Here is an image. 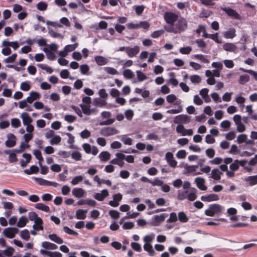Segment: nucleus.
I'll return each instance as SVG.
<instances>
[{
  "label": "nucleus",
  "mask_w": 257,
  "mask_h": 257,
  "mask_svg": "<svg viewBox=\"0 0 257 257\" xmlns=\"http://www.w3.org/2000/svg\"><path fill=\"white\" fill-rule=\"evenodd\" d=\"M151 184L153 186H161L163 184V181L160 180L158 178H156L154 181H151Z\"/></svg>",
  "instance_id": "63"
},
{
  "label": "nucleus",
  "mask_w": 257,
  "mask_h": 257,
  "mask_svg": "<svg viewBox=\"0 0 257 257\" xmlns=\"http://www.w3.org/2000/svg\"><path fill=\"white\" fill-rule=\"evenodd\" d=\"M115 120V118H108L107 120L100 122L99 124L101 126L109 125L112 124L114 122Z\"/></svg>",
  "instance_id": "50"
},
{
  "label": "nucleus",
  "mask_w": 257,
  "mask_h": 257,
  "mask_svg": "<svg viewBox=\"0 0 257 257\" xmlns=\"http://www.w3.org/2000/svg\"><path fill=\"white\" fill-rule=\"evenodd\" d=\"M249 80V76L248 75H240L238 80V82L241 85L244 84Z\"/></svg>",
  "instance_id": "35"
},
{
  "label": "nucleus",
  "mask_w": 257,
  "mask_h": 257,
  "mask_svg": "<svg viewBox=\"0 0 257 257\" xmlns=\"http://www.w3.org/2000/svg\"><path fill=\"white\" fill-rule=\"evenodd\" d=\"M104 70L106 72H107V73H108L109 74L116 75V74H118V72H117V70H116L115 69H114L112 67H104Z\"/></svg>",
  "instance_id": "45"
},
{
  "label": "nucleus",
  "mask_w": 257,
  "mask_h": 257,
  "mask_svg": "<svg viewBox=\"0 0 257 257\" xmlns=\"http://www.w3.org/2000/svg\"><path fill=\"white\" fill-rule=\"evenodd\" d=\"M94 105L99 107H102L106 104V102L104 100L100 98H95L94 100Z\"/></svg>",
  "instance_id": "38"
},
{
  "label": "nucleus",
  "mask_w": 257,
  "mask_h": 257,
  "mask_svg": "<svg viewBox=\"0 0 257 257\" xmlns=\"http://www.w3.org/2000/svg\"><path fill=\"white\" fill-rule=\"evenodd\" d=\"M35 207L40 210H42L46 212L50 211V208L48 206L45 205L42 203H38L35 205Z\"/></svg>",
  "instance_id": "30"
},
{
  "label": "nucleus",
  "mask_w": 257,
  "mask_h": 257,
  "mask_svg": "<svg viewBox=\"0 0 257 257\" xmlns=\"http://www.w3.org/2000/svg\"><path fill=\"white\" fill-rule=\"evenodd\" d=\"M223 175V173L218 169H213L211 173L208 174L209 178H211L215 180L219 181L221 179V175Z\"/></svg>",
  "instance_id": "11"
},
{
  "label": "nucleus",
  "mask_w": 257,
  "mask_h": 257,
  "mask_svg": "<svg viewBox=\"0 0 257 257\" xmlns=\"http://www.w3.org/2000/svg\"><path fill=\"white\" fill-rule=\"evenodd\" d=\"M18 228L16 227H8L3 231L4 235L8 238H13L19 232Z\"/></svg>",
  "instance_id": "7"
},
{
  "label": "nucleus",
  "mask_w": 257,
  "mask_h": 257,
  "mask_svg": "<svg viewBox=\"0 0 257 257\" xmlns=\"http://www.w3.org/2000/svg\"><path fill=\"white\" fill-rule=\"evenodd\" d=\"M80 106L81 107L84 114L87 115H89L91 114V110L90 108V105L81 104H80Z\"/></svg>",
  "instance_id": "31"
},
{
  "label": "nucleus",
  "mask_w": 257,
  "mask_h": 257,
  "mask_svg": "<svg viewBox=\"0 0 257 257\" xmlns=\"http://www.w3.org/2000/svg\"><path fill=\"white\" fill-rule=\"evenodd\" d=\"M77 43H75L72 45H67L65 47L64 49L66 50V51L69 52L74 50L77 48Z\"/></svg>",
  "instance_id": "61"
},
{
  "label": "nucleus",
  "mask_w": 257,
  "mask_h": 257,
  "mask_svg": "<svg viewBox=\"0 0 257 257\" xmlns=\"http://www.w3.org/2000/svg\"><path fill=\"white\" fill-rule=\"evenodd\" d=\"M71 155L72 158L76 161H80L81 159V155L78 152H73Z\"/></svg>",
  "instance_id": "64"
},
{
  "label": "nucleus",
  "mask_w": 257,
  "mask_h": 257,
  "mask_svg": "<svg viewBox=\"0 0 257 257\" xmlns=\"http://www.w3.org/2000/svg\"><path fill=\"white\" fill-rule=\"evenodd\" d=\"M194 58L205 63L209 62L207 56H204L202 54H196L194 55Z\"/></svg>",
  "instance_id": "34"
},
{
  "label": "nucleus",
  "mask_w": 257,
  "mask_h": 257,
  "mask_svg": "<svg viewBox=\"0 0 257 257\" xmlns=\"http://www.w3.org/2000/svg\"><path fill=\"white\" fill-rule=\"evenodd\" d=\"M81 73L82 74H87L89 70V67L87 64L81 65L80 67Z\"/></svg>",
  "instance_id": "55"
},
{
  "label": "nucleus",
  "mask_w": 257,
  "mask_h": 257,
  "mask_svg": "<svg viewBox=\"0 0 257 257\" xmlns=\"http://www.w3.org/2000/svg\"><path fill=\"white\" fill-rule=\"evenodd\" d=\"M143 247L144 250L147 251L150 255L153 256L155 254V251L150 243H145Z\"/></svg>",
  "instance_id": "27"
},
{
  "label": "nucleus",
  "mask_w": 257,
  "mask_h": 257,
  "mask_svg": "<svg viewBox=\"0 0 257 257\" xmlns=\"http://www.w3.org/2000/svg\"><path fill=\"white\" fill-rule=\"evenodd\" d=\"M63 230L66 233L70 234V235H73L77 236L78 235V233L76 232L75 231L69 228L68 226H64L63 227Z\"/></svg>",
  "instance_id": "49"
},
{
  "label": "nucleus",
  "mask_w": 257,
  "mask_h": 257,
  "mask_svg": "<svg viewBox=\"0 0 257 257\" xmlns=\"http://www.w3.org/2000/svg\"><path fill=\"white\" fill-rule=\"evenodd\" d=\"M221 10L227 14V15L233 19L236 20H240L241 17L239 14L236 12V11L232 9L229 7L222 8Z\"/></svg>",
  "instance_id": "8"
},
{
  "label": "nucleus",
  "mask_w": 257,
  "mask_h": 257,
  "mask_svg": "<svg viewBox=\"0 0 257 257\" xmlns=\"http://www.w3.org/2000/svg\"><path fill=\"white\" fill-rule=\"evenodd\" d=\"M21 118L23 120L24 125H27L33 122V119L29 116L27 112H23L21 115Z\"/></svg>",
  "instance_id": "17"
},
{
  "label": "nucleus",
  "mask_w": 257,
  "mask_h": 257,
  "mask_svg": "<svg viewBox=\"0 0 257 257\" xmlns=\"http://www.w3.org/2000/svg\"><path fill=\"white\" fill-rule=\"evenodd\" d=\"M223 49L226 51L234 52L237 50V47L233 43H227L223 45Z\"/></svg>",
  "instance_id": "18"
},
{
  "label": "nucleus",
  "mask_w": 257,
  "mask_h": 257,
  "mask_svg": "<svg viewBox=\"0 0 257 257\" xmlns=\"http://www.w3.org/2000/svg\"><path fill=\"white\" fill-rule=\"evenodd\" d=\"M177 33H180L186 30L188 27V23L184 18H181L177 20L176 24L175 25Z\"/></svg>",
  "instance_id": "2"
},
{
  "label": "nucleus",
  "mask_w": 257,
  "mask_h": 257,
  "mask_svg": "<svg viewBox=\"0 0 257 257\" xmlns=\"http://www.w3.org/2000/svg\"><path fill=\"white\" fill-rule=\"evenodd\" d=\"M118 133V130L113 127H103L100 131V134L104 137H109Z\"/></svg>",
  "instance_id": "3"
},
{
  "label": "nucleus",
  "mask_w": 257,
  "mask_h": 257,
  "mask_svg": "<svg viewBox=\"0 0 257 257\" xmlns=\"http://www.w3.org/2000/svg\"><path fill=\"white\" fill-rule=\"evenodd\" d=\"M7 137L8 140L5 142L6 146L9 148L14 147L16 144V137L13 134H9Z\"/></svg>",
  "instance_id": "9"
},
{
  "label": "nucleus",
  "mask_w": 257,
  "mask_h": 257,
  "mask_svg": "<svg viewBox=\"0 0 257 257\" xmlns=\"http://www.w3.org/2000/svg\"><path fill=\"white\" fill-rule=\"evenodd\" d=\"M192 83L194 84H199L201 81V78L198 75H193L190 77Z\"/></svg>",
  "instance_id": "37"
},
{
  "label": "nucleus",
  "mask_w": 257,
  "mask_h": 257,
  "mask_svg": "<svg viewBox=\"0 0 257 257\" xmlns=\"http://www.w3.org/2000/svg\"><path fill=\"white\" fill-rule=\"evenodd\" d=\"M244 181L249 182L250 186H253L257 184V175L250 176L244 179Z\"/></svg>",
  "instance_id": "26"
},
{
  "label": "nucleus",
  "mask_w": 257,
  "mask_h": 257,
  "mask_svg": "<svg viewBox=\"0 0 257 257\" xmlns=\"http://www.w3.org/2000/svg\"><path fill=\"white\" fill-rule=\"evenodd\" d=\"M247 136L245 134H241L239 135L237 138V140L235 142H237L238 144H241L244 142H245L247 139Z\"/></svg>",
  "instance_id": "42"
},
{
  "label": "nucleus",
  "mask_w": 257,
  "mask_h": 257,
  "mask_svg": "<svg viewBox=\"0 0 257 257\" xmlns=\"http://www.w3.org/2000/svg\"><path fill=\"white\" fill-rule=\"evenodd\" d=\"M28 222V218L26 216H23L19 218L17 225L19 227H23L26 225Z\"/></svg>",
  "instance_id": "29"
},
{
  "label": "nucleus",
  "mask_w": 257,
  "mask_h": 257,
  "mask_svg": "<svg viewBox=\"0 0 257 257\" xmlns=\"http://www.w3.org/2000/svg\"><path fill=\"white\" fill-rule=\"evenodd\" d=\"M94 59L97 64L99 66L104 65L107 63L106 59L101 56H96L94 57Z\"/></svg>",
  "instance_id": "23"
},
{
  "label": "nucleus",
  "mask_w": 257,
  "mask_h": 257,
  "mask_svg": "<svg viewBox=\"0 0 257 257\" xmlns=\"http://www.w3.org/2000/svg\"><path fill=\"white\" fill-rule=\"evenodd\" d=\"M83 180V177L81 175L77 176L75 177L71 181V183L72 185H77L79 182L82 181Z\"/></svg>",
  "instance_id": "58"
},
{
  "label": "nucleus",
  "mask_w": 257,
  "mask_h": 257,
  "mask_svg": "<svg viewBox=\"0 0 257 257\" xmlns=\"http://www.w3.org/2000/svg\"><path fill=\"white\" fill-rule=\"evenodd\" d=\"M64 119L69 123H72L76 120V117L74 115L66 114L64 116Z\"/></svg>",
  "instance_id": "48"
},
{
  "label": "nucleus",
  "mask_w": 257,
  "mask_h": 257,
  "mask_svg": "<svg viewBox=\"0 0 257 257\" xmlns=\"http://www.w3.org/2000/svg\"><path fill=\"white\" fill-rule=\"evenodd\" d=\"M42 246L46 249H56L58 247L56 244L48 241L43 242Z\"/></svg>",
  "instance_id": "21"
},
{
  "label": "nucleus",
  "mask_w": 257,
  "mask_h": 257,
  "mask_svg": "<svg viewBox=\"0 0 257 257\" xmlns=\"http://www.w3.org/2000/svg\"><path fill=\"white\" fill-rule=\"evenodd\" d=\"M164 33V31L163 30L156 31L152 33L151 37L153 38H158L163 34Z\"/></svg>",
  "instance_id": "60"
},
{
  "label": "nucleus",
  "mask_w": 257,
  "mask_h": 257,
  "mask_svg": "<svg viewBox=\"0 0 257 257\" xmlns=\"http://www.w3.org/2000/svg\"><path fill=\"white\" fill-rule=\"evenodd\" d=\"M49 238L52 241L58 243L62 244L63 243V240L56 234L53 233L48 235Z\"/></svg>",
  "instance_id": "22"
},
{
  "label": "nucleus",
  "mask_w": 257,
  "mask_h": 257,
  "mask_svg": "<svg viewBox=\"0 0 257 257\" xmlns=\"http://www.w3.org/2000/svg\"><path fill=\"white\" fill-rule=\"evenodd\" d=\"M136 73H137V75L138 80L140 81H143L147 79V77L145 75L144 73H143L140 70L137 71Z\"/></svg>",
  "instance_id": "51"
},
{
  "label": "nucleus",
  "mask_w": 257,
  "mask_h": 257,
  "mask_svg": "<svg viewBox=\"0 0 257 257\" xmlns=\"http://www.w3.org/2000/svg\"><path fill=\"white\" fill-rule=\"evenodd\" d=\"M224 207L218 204H212L209 205L208 208L205 210L204 213L207 216H213L215 214H217L224 211Z\"/></svg>",
  "instance_id": "1"
},
{
  "label": "nucleus",
  "mask_w": 257,
  "mask_h": 257,
  "mask_svg": "<svg viewBox=\"0 0 257 257\" xmlns=\"http://www.w3.org/2000/svg\"><path fill=\"white\" fill-rule=\"evenodd\" d=\"M191 51L192 48L189 46L182 47L179 49L180 52L182 54H189Z\"/></svg>",
  "instance_id": "46"
},
{
  "label": "nucleus",
  "mask_w": 257,
  "mask_h": 257,
  "mask_svg": "<svg viewBox=\"0 0 257 257\" xmlns=\"http://www.w3.org/2000/svg\"><path fill=\"white\" fill-rule=\"evenodd\" d=\"M87 212V210L79 209L76 212V217L78 219H84L86 217V214Z\"/></svg>",
  "instance_id": "25"
},
{
  "label": "nucleus",
  "mask_w": 257,
  "mask_h": 257,
  "mask_svg": "<svg viewBox=\"0 0 257 257\" xmlns=\"http://www.w3.org/2000/svg\"><path fill=\"white\" fill-rule=\"evenodd\" d=\"M110 154L107 151H103L100 153L98 156V157L101 161L106 162L110 159Z\"/></svg>",
  "instance_id": "24"
},
{
  "label": "nucleus",
  "mask_w": 257,
  "mask_h": 257,
  "mask_svg": "<svg viewBox=\"0 0 257 257\" xmlns=\"http://www.w3.org/2000/svg\"><path fill=\"white\" fill-rule=\"evenodd\" d=\"M219 199L218 196L215 194H211L205 196H202L201 200L204 202H211L217 201Z\"/></svg>",
  "instance_id": "16"
},
{
  "label": "nucleus",
  "mask_w": 257,
  "mask_h": 257,
  "mask_svg": "<svg viewBox=\"0 0 257 257\" xmlns=\"http://www.w3.org/2000/svg\"><path fill=\"white\" fill-rule=\"evenodd\" d=\"M123 75L124 77L127 79H131L134 76V73L130 69H126L123 71Z\"/></svg>",
  "instance_id": "41"
},
{
  "label": "nucleus",
  "mask_w": 257,
  "mask_h": 257,
  "mask_svg": "<svg viewBox=\"0 0 257 257\" xmlns=\"http://www.w3.org/2000/svg\"><path fill=\"white\" fill-rule=\"evenodd\" d=\"M14 251V249L12 247H9L4 250L2 253L3 255L4 254L7 256H10L13 254Z\"/></svg>",
  "instance_id": "44"
},
{
  "label": "nucleus",
  "mask_w": 257,
  "mask_h": 257,
  "mask_svg": "<svg viewBox=\"0 0 257 257\" xmlns=\"http://www.w3.org/2000/svg\"><path fill=\"white\" fill-rule=\"evenodd\" d=\"M43 51L46 54L47 58L50 60H54L56 58V56L53 52L49 50L47 48H45Z\"/></svg>",
  "instance_id": "32"
},
{
  "label": "nucleus",
  "mask_w": 257,
  "mask_h": 257,
  "mask_svg": "<svg viewBox=\"0 0 257 257\" xmlns=\"http://www.w3.org/2000/svg\"><path fill=\"white\" fill-rule=\"evenodd\" d=\"M177 220V216L175 212H172L170 214V217L167 220V222L171 223L176 222Z\"/></svg>",
  "instance_id": "52"
},
{
  "label": "nucleus",
  "mask_w": 257,
  "mask_h": 257,
  "mask_svg": "<svg viewBox=\"0 0 257 257\" xmlns=\"http://www.w3.org/2000/svg\"><path fill=\"white\" fill-rule=\"evenodd\" d=\"M38 183L40 185L49 186L50 181H48L42 178H35Z\"/></svg>",
  "instance_id": "40"
},
{
  "label": "nucleus",
  "mask_w": 257,
  "mask_h": 257,
  "mask_svg": "<svg viewBox=\"0 0 257 257\" xmlns=\"http://www.w3.org/2000/svg\"><path fill=\"white\" fill-rule=\"evenodd\" d=\"M179 220L183 223L187 222L188 221V218L186 214L183 211L178 213Z\"/></svg>",
  "instance_id": "33"
},
{
  "label": "nucleus",
  "mask_w": 257,
  "mask_h": 257,
  "mask_svg": "<svg viewBox=\"0 0 257 257\" xmlns=\"http://www.w3.org/2000/svg\"><path fill=\"white\" fill-rule=\"evenodd\" d=\"M47 4L43 2H41L37 5V8L40 11H45L47 9Z\"/></svg>",
  "instance_id": "47"
},
{
  "label": "nucleus",
  "mask_w": 257,
  "mask_h": 257,
  "mask_svg": "<svg viewBox=\"0 0 257 257\" xmlns=\"http://www.w3.org/2000/svg\"><path fill=\"white\" fill-rule=\"evenodd\" d=\"M235 36V30L233 28H230L223 34V36L226 39H232Z\"/></svg>",
  "instance_id": "20"
},
{
  "label": "nucleus",
  "mask_w": 257,
  "mask_h": 257,
  "mask_svg": "<svg viewBox=\"0 0 257 257\" xmlns=\"http://www.w3.org/2000/svg\"><path fill=\"white\" fill-rule=\"evenodd\" d=\"M11 124L13 127L18 128L21 125V121L18 118H12L11 120Z\"/></svg>",
  "instance_id": "54"
},
{
  "label": "nucleus",
  "mask_w": 257,
  "mask_h": 257,
  "mask_svg": "<svg viewBox=\"0 0 257 257\" xmlns=\"http://www.w3.org/2000/svg\"><path fill=\"white\" fill-rule=\"evenodd\" d=\"M178 15L172 12H166L164 14V19L166 22L169 25H174L177 20Z\"/></svg>",
  "instance_id": "6"
},
{
  "label": "nucleus",
  "mask_w": 257,
  "mask_h": 257,
  "mask_svg": "<svg viewBox=\"0 0 257 257\" xmlns=\"http://www.w3.org/2000/svg\"><path fill=\"white\" fill-rule=\"evenodd\" d=\"M72 194L77 198L82 197L84 194V191L81 188H74L72 191Z\"/></svg>",
  "instance_id": "19"
},
{
  "label": "nucleus",
  "mask_w": 257,
  "mask_h": 257,
  "mask_svg": "<svg viewBox=\"0 0 257 257\" xmlns=\"http://www.w3.org/2000/svg\"><path fill=\"white\" fill-rule=\"evenodd\" d=\"M109 193L106 189H103L101 193H96L93 195V197L99 201H103L105 198L107 197Z\"/></svg>",
  "instance_id": "15"
},
{
  "label": "nucleus",
  "mask_w": 257,
  "mask_h": 257,
  "mask_svg": "<svg viewBox=\"0 0 257 257\" xmlns=\"http://www.w3.org/2000/svg\"><path fill=\"white\" fill-rule=\"evenodd\" d=\"M20 88L23 91H27L30 89L31 86L28 82H23L21 84Z\"/></svg>",
  "instance_id": "57"
},
{
  "label": "nucleus",
  "mask_w": 257,
  "mask_h": 257,
  "mask_svg": "<svg viewBox=\"0 0 257 257\" xmlns=\"http://www.w3.org/2000/svg\"><path fill=\"white\" fill-rule=\"evenodd\" d=\"M122 198V196L120 193L114 194L113 196V200L109 201L108 204L112 207H117L119 205V202L121 200Z\"/></svg>",
  "instance_id": "10"
},
{
  "label": "nucleus",
  "mask_w": 257,
  "mask_h": 257,
  "mask_svg": "<svg viewBox=\"0 0 257 257\" xmlns=\"http://www.w3.org/2000/svg\"><path fill=\"white\" fill-rule=\"evenodd\" d=\"M17 57V54L16 53H14L12 56L5 59V62L7 63H13L15 61Z\"/></svg>",
  "instance_id": "56"
},
{
  "label": "nucleus",
  "mask_w": 257,
  "mask_h": 257,
  "mask_svg": "<svg viewBox=\"0 0 257 257\" xmlns=\"http://www.w3.org/2000/svg\"><path fill=\"white\" fill-rule=\"evenodd\" d=\"M49 33L50 35L53 38H60L61 39L63 38V36L61 34L56 33L52 29L49 30Z\"/></svg>",
  "instance_id": "62"
},
{
  "label": "nucleus",
  "mask_w": 257,
  "mask_h": 257,
  "mask_svg": "<svg viewBox=\"0 0 257 257\" xmlns=\"http://www.w3.org/2000/svg\"><path fill=\"white\" fill-rule=\"evenodd\" d=\"M140 51V47L136 46L134 47H126V54L129 57H133L136 56Z\"/></svg>",
  "instance_id": "13"
},
{
  "label": "nucleus",
  "mask_w": 257,
  "mask_h": 257,
  "mask_svg": "<svg viewBox=\"0 0 257 257\" xmlns=\"http://www.w3.org/2000/svg\"><path fill=\"white\" fill-rule=\"evenodd\" d=\"M24 173L28 175L36 174L39 172V168L35 165L32 166L30 169H26L24 171Z\"/></svg>",
  "instance_id": "28"
},
{
  "label": "nucleus",
  "mask_w": 257,
  "mask_h": 257,
  "mask_svg": "<svg viewBox=\"0 0 257 257\" xmlns=\"http://www.w3.org/2000/svg\"><path fill=\"white\" fill-rule=\"evenodd\" d=\"M109 214L111 218L117 219L119 217V212L116 210H111L109 211Z\"/></svg>",
  "instance_id": "59"
},
{
  "label": "nucleus",
  "mask_w": 257,
  "mask_h": 257,
  "mask_svg": "<svg viewBox=\"0 0 257 257\" xmlns=\"http://www.w3.org/2000/svg\"><path fill=\"white\" fill-rule=\"evenodd\" d=\"M168 214L162 213L154 215L152 218V224L154 226H159L168 217Z\"/></svg>",
  "instance_id": "4"
},
{
  "label": "nucleus",
  "mask_w": 257,
  "mask_h": 257,
  "mask_svg": "<svg viewBox=\"0 0 257 257\" xmlns=\"http://www.w3.org/2000/svg\"><path fill=\"white\" fill-rule=\"evenodd\" d=\"M196 193V189H194V191L190 192L188 193L186 196V198H187L189 201H193L195 200L197 196L195 194Z\"/></svg>",
  "instance_id": "39"
},
{
  "label": "nucleus",
  "mask_w": 257,
  "mask_h": 257,
  "mask_svg": "<svg viewBox=\"0 0 257 257\" xmlns=\"http://www.w3.org/2000/svg\"><path fill=\"white\" fill-rule=\"evenodd\" d=\"M165 158L170 166L173 168H175L177 166V162L174 159L172 153L167 152L165 155Z\"/></svg>",
  "instance_id": "12"
},
{
  "label": "nucleus",
  "mask_w": 257,
  "mask_h": 257,
  "mask_svg": "<svg viewBox=\"0 0 257 257\" xmlns=\"http://www.w3.org/2000/svg\"><path fill=\"white\" fill-rule=\"evenodd\" d=\"M165 30L170 33H173L174 34H177L175 28V25H170L168 26H165L164 27Z\"/></svg>",
  "instance_id": "53"
},
{
  "label": "nucleus",
  "mask_w": 257,
  "mask_h": 257,
  "mask_svg": "<svg viewBox=\"0 0 257 257\" xmlns=\"http://www.w3.org/2000/svg\"><path fill=\"white\" fill-rule=\"evenodd\" d=\"M20 236L23 239L28 240L30 238V232L28 229H24L22 230L20 233Z\"/></svg>",
  "instance_id": "36"
},
{
  "label": "nucleus",
  "mask_w": 257,
  "mask_h": 257,
  "mask_svg": "<svg viewBox=\"0 0 257 257\" xmlns=\"http://www.w3.org/2000/svg\"><path fill=\"white\" fill-rule=\"evenodd\" d=\"M191 116L185 114H180L175 116L174 122L176 124H188L191 120Z\"/></svg>",
  "instance_id": "5"
},
{
  "label": "nucleus",
  "mask_w": 257,
  "mask_h": 257,
  "mask_svg": "<svg viewBox=\"0 0 257 257\" xmlns=\"http://www.w3.org/2000/svg\"><path fill=\"white\" fill-rule=\"evenodd\" d=\"M239 165L238 163V160H234V162L229 166L230 170L232 171H235L239 169Z\"/></svg>",
  "instance_id": "43"
},
{
  "label": "nucleus",
  "mask_w": 257,
  "mask_h": 257,
  "mask_svg": "<svg viewBox=\"0 0 257 257\" xmlns=\"http://www.w3.org/2000/svg\"><path fill=\"white\" fill-rule=\"evenodd\" d=\"M195 182L197 187L200 190L205 191L207 189V187L205 185V180L203 178L200 177L196 178Z\"/></svg>",
  "instance_id": "14"
}]
</instances>
